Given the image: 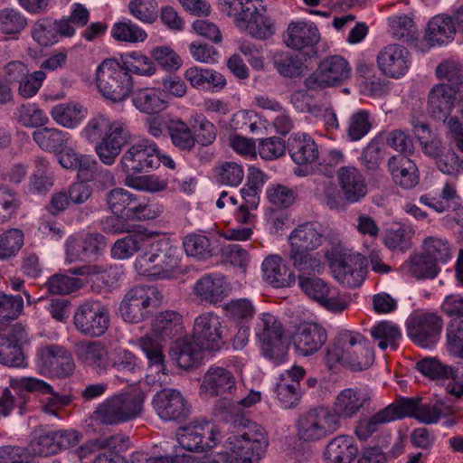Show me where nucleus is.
<instances>
[{
  "instance_id": "29",
  "label": "nucleus",
  "mask_w": 463,
  "mask_h": 463,
  "mask_svg": "<svg viewBox=\"0 0 463 463\" xmlns=\"http://www.w3.org/2000/svg\"><path fill=\"white\" fill-rule=\"evenodd\" d=\"M370 401L367 392L358 388H347L337 394L333 405L342 419L348 420L356 416Z\"/></svg>"
},
{
  "instance_id": "34",
  "label": "nucleus",
  "mask_w": 463,
  "mask_h": 463,
  "mask_svg": "<svg viewBox=\"0 0 463 463\" xmlns=\"http://www.w3.org/2000/svg\"><path fill=\"white\" fill-rule=\"evenodd\" d=\"M44 366L48 367L58 377L70 376L75 368L71 354L63 347L52 345L42 350Z\"/></svg>"
},
{
  "instance_id": "38",
  "label": "nucleus",
  "mask_w": 463,
  "mask_h": 463,
  "mask_svg": "<svg viewBox=\"0 0 463 463\" xmlns=\"http://www.w3.org/2000/svg\"><path fill=\"white\" fill-rule=\"evenodd\" d=\"M79 359L99 374L107 371L109 364V352L100 341L89 342L77 348Z\"/></svg>"
},
{
  "instance_id": "55",
  "label": "nucleus",
  "mask_w": 463,
  "mask_h": 463,
  "mask_svg": "<svg viewBox=\"0 0 463 463\" xmlns=\"http://www.w3.org/2000/svg\"><path fill=\"white\" fill-rule=\"evenodd\" d=\"M383 134L380 133L362 151L359 160L369 173H376L380 169L383 160Z\"/></svg>"
},
{
  "instance_id": "13",
  "label": "nucleus",
  "mask_w": 463,
  "mask_h": 463,
  "mask_svg": "<svg viewBox=\"0 0 463 463\" xmlns=\"http://www.w3.org/2000/svg\"><path fill=\"white\" fill-rule=\"evenodd\" d=\"M158 146L150 139H141L130 146L120 158L124 174H145L159 166Z\"/></svg>"
},
{
  "instance_id": "22",
  "label": "nucleus",
  "mask_w": 463,
  "mask_h": 463,
  "mask_svg": "<svg viewBox=\"0 0 463 463\" xmlns=\"http://www.w3.org/2000/svg\"><path fill=\"white\" fill-rule=\"evenodd\" d=\"M337 184L347 203L361 202L368 193L366 180L362 172L353 165H344L336 171Z\"/></svg>"
},
{
  "instance_id": "17",
  "label": "nucleus",
  "mask_w": 463,
  "mask_h": 463,
  "mask_svg": "<svg viewBox=\"0 0 463 463\" xmlns=\"http://www.w3.org/2000/svg\"><path fill=\"white\" fill-rule=\"evenodd\" d=\"M192 336L204 349L213 352L221 350L226 343L225 328L222 326L221 318L212 312L195 318Z\"/></svg>"
},
{
  "instance_id": "59",
  "label": "nucleus",
  "mask_w": 463,
  "mask_h": 463,
  "mask_svg": "<svg viewBox=\"0 0 463 463\" xmlns=\"http://www.w3.org/2000/svg\"><path fill=\"white\" fill-rule=\"evenodd\" d=\"M405 266L410 275L418 279H434L439 271L438 266L424 253L411 257Z\"/></svg>"
},
{
  "instance_id": "63",
  "label": "nucleus",
  "mask_w": 463,
  "mask_h": 463,
  "mask_svg": "<svg viewBox=\"0 0 463 463\" xmlns=\"http://www.w3.org/2000/svg\"><path fill=\"white\" fill-rule=\"evenodd\" d=\"M121 66L128 74L132 72L141 76H151L156 72L152 60L138 52L128 53Z\"/></svg>"
},
{
  "instance_id": "57",
  "label": "nucleus",
  "mask_w": 463,
  "mask_h": 463,
  "mask_svg": "<svg viewBox=\"0 0 463 463\" xmlns=\"http://www.w3.org/2000/svg\"><path fill=\"white\" fill-rule=\"evenodd\" d=\"M436 76L440 80H446L442 82L445 86L450 88L454 92L458 93L463 88V75L459 64L453 61H446L439 64L436 68Z\"/></svg>"
},
{
  "instance_id": "23",
  "label": "nucleus",
  "mask_w": 463,
  "mask_h": 463,
  "mask_svg": "<svg viewBox=\"0 0 463 463\" xmlns=\"http://www.w3.org/2000/svg\"><path fill=\"white\" fill-rule=\"evenodd\" d=\"M320 41V33L314 23L311 22H291L284 33V43L291 49L302 51L310 49L312 55L317 54L314 47Z\"/></svg>"
},
{
  "instance_id": "10",
  "label": "nucleus",
  "mask_w": 463,
  "mask_h": 463,
  "mask_svg": "<svg viewBox=\"0 0 463 463\" xmlns=\"http://www.w3.org/2000/svg\"><path fill=\"white\" fill-rule=\"evenodd\" d=\"M158 291L153 287L134 286L127 291L120 302L118 311L122 319L129 324H137L152 315L150 307L157 306Z\"/></svg>"
},
{
  "instance_id": "3",
  "label": "nucleus",
  "mask_w": 463,
  "mask_h": 463,
  "mask_svg": "<svg viewBox=\"0 0 463 463\" xmlns=\"http://www.w3.org/2000/svg\"><path fill=\"white\" fill-rule=\"evenodd\" d=\"M145 393L133 389L116 393L99 403L91 419L101 425H118L138 417L143 411Z\"/></svg>"
},
{
  "instance_id": "58",
  "label": "nucleus",
  "mask_w": 463,
  "mask_h": 463,
  "mask_svg": "<svg viewBox=\"0 0 463 463\" xmlns=\"http://www.w3.org/2000/svg\"><path fill=\"white\" fill-rule=\"evenodd\" d=\"M27 26V19L20 11L14 8L0 10V33L17 35Z\"/></svg>"
},
{
  "instance_id": "52",
  "label": "nucleus",
  "mask_w": 463,
  "mask_h": 463,
  "mask_svg": "<svg viewBox=\"0 0 463 463\" xmlns=\"http://www.w3.org/2000/svg\"><path fill=\"white\" fill-rule=\"evenodd\" d=\"M24 243V234L17 228L8 229L0 234V260L14 258Z\"/></svg>"
},
{
  "instance_id": "16",
  "label": "nucleus",
  "mask_w": 463,
  "mask_h": 463,
  "mask_svg": "<svg viewBox=\"0 0 463 463\" xmlns=\"http://www.w3.org/2000/svg\"><path fill=\"white\" fill-rule=\"evenodd\" d=\"M442 325L441 317L436 313H417L411 315L406 322L407 334L413 343L429 348L439 341Z\"/></svg>"
},
{
  "instance_id": "51",
  "label": "nucleus",
  "mask_w": 463,
  "mask_h": 463,
  "mask_svg": "<svg viewBox=\"0 0 463 463\" xmlns=\"http://www.w3.org/2000/svg\"><path fill=\"white\" fill-rule=\"evenodd\" d=\"M183 247L187 256L198 260H207L213 255L210 239L203 234L186 235L183 240Z\"/></svg>"
},
{
  "instance_id": "31",
  "label": "nucleus",
  "mask_w": 463,
  "mask_h": 463,
  "mask_svg": "<svg viewBox=\"0 0 463 463\" xmlns=\"http://www.w3.org/2000/svg\"><path fill=\"white\" fill-rule=\"evenodd\" d=\"M203 349L193 337L178 339L170 349L169 356L178 367L189 370L200 364Z\"/></svg>"
},
{
  "instance_id": "32",
  "label": "nucleus",
  "mask_w": 463,
  "mask_h": 463,
  "mask_svg": "<svg viewBox=\"0 0 463 463\" xmlns=\"http://www.w3.org/2000/svg\"><path fill=\"white\" fill-rule=\"evenodd\" d=\"M323 231L317 222H306L296 227L288 237L290 248L313 251L323 241Z\"/></svg>"
},
{
  "instance_id": "43",
  "label": "nucleus",
  "mask_w": 463,
  "mask_h": 463,
  "mask_svg": "<svg viewBox=\"0 0 463 463\" xmlns=\"http://www.w3.org/2000/svg\"><path fill=\"white\" fill-rule=\"evenodd\" d=\"M161 341L156 335L146 334L138 339V346L145 354L149 368L157 373L166 374L165 356Z\"/></svg>"
},
{
  "instance_id": "36",
  "label": "nucleus",
  "mask_w": 463,
  "mask_h": 463,
  "mask_svg": "<svg viewBox=\"0 0 463 463\" xmlns=\"http://www.w3.org/2000/svg\"><path fill=\"white\" fill-rule=\"evenodd\" d=\"M420 203L433 209L437 213L455 212L461 206L460 198L455 186L446 183L439 194H422Z\"/></svg>"
},
{
  "instance_id": "47",
  "label": "nucleus",
  "mask_w": 463,
  "mask_h": 463,
  "mask_svg": "<svg viewBox=\"0 0 463 463\" xmlns=\"http://www.w3.org/2000/svg\"><path fill=\"white\" fill-rule=\"evenodd\" d=\"M311 252L292 248L289 250L288 261L298 272V280L302 279V277L319 274L323 269L320 260Z\"/></svg>"
},
{
  "instance_id": "24",
  "label": "nucleus",
  "mask_w": 463,
  "mask_h": 463,
  "mask_svg": "<svg viewBox=\"0 0 463 463\" xmlns=\"http://www.w3.org/2000/svg\"><path fill=\"white\" fill-rule=\"evenodd\" d=\"M377 63L385 75L400 78L405 74L410 66V52L401 44H389L377 55Z\"/></svg>"
},
{
  "instance_id": "39",
  "label": "nucleus",
  "mask_w": 463,
  "mask_h": 463,
  "mask_svg": "<svg viewBox=\"0 0 463 463\" xmlns=\"http://www.w3.org/2000/svg\"><path fill=\"white\" fill-rule=\"evenodd\" d=\"M357 451L351 436L339 435L328 442L324 453L325 460L327 463H351Z\"/></svg>"
},
{
  "instance_id": "42",
  "label": "nucleus",
  "mask_w": 463,
  "mask_h": 463,
  "mask_svg": "<svg viewBox=\"0 0 463 463\" xmlns=\"http://www.w3.org/2000/svg\"><path fill=\"white\" fill-rule=\"evenodd\" d=\"M58 154L59 163L63 168L77 170L86 180L93 179L98 165L96 160L67 146Z\"/></svg>"
},
{
  "instance_id": "33",
  "label": "nucleus",
  "mask_w": 463,
  "mask_h": 463,
  "mask_svg": "<svg viewBox=\"0 0 463 463\" xmlns=\"http://www.w3.org/2000/svg\"><path fill=\"white\" fill-rule=\"evenodd\" d=\"M432 158L437 168L445 175H456L463 166V160L450 146H446L440 140L426 147L424 153Z\"/></svg>"
},
{
  "instance_id": "61",
  "label": "nucleus",
  "mask_w": 463,
  "mask_h": 463,
  "mask_svg": "<svg viewBox=\"0 0 463 463\" xmlns=\"http://www.w3.org/2000/svg\"><path fill=\"white\" fill-rule=\"evenodd\" d=\"M193 134L200 145L207 146L216 139L217 129L203 115H195L191 118Z\"/></svg>"
},
{
  "instance_id": "15",
  "label": "nucleus",
  "mask_w": 463,
  "mask_h": 463,
  "mask_svg": "<svg viewBox=\"0 0 463 463\" xmlns=\"http://www.w3.org/2000/svg\"><path fill=\"white\" fill-rule=\"evenodd\" d=\"M350 76V67L346 60L333 55L323 60L317 69L305 80L308 90H316L338 85Z\"/></svg>"
},
{
  "instance_id": "25",
  "label": "nucleus",
  "mask_w": 463,
  "mask_h": 463,
  "mask_svg": "<svg viewBox=\"0 0 463 463\" xmlns=\"http://www.w3.org/2000/svg\"><path fill=\"white\" fill-rule=\"evenodd\" d=\"M360 255L356 257H339L331 263L335 279L343 286L350 288H358L363 283L366 269Z\"/></svg>"
},
{
  "instance_id": "62",
  "label": "nucleus",
  "mask_w": 463,
  "mask_h": 463,
  "mask_svg": "<svg viewBox=\"0 0 463 463\" xmlns=\"http://www.w3.org/2000/svg\"><path fill=\"white\" fill-rule=\"evenodd\" d=\"M147 241L138 238L136 235H128L115 241L111 249V256L118 260L130 258L136 252L143 251Z\"/></svg>"
},
{
  "instance_id": "1",
  "label": "nucleus",
  "mask_w": 463,
  "mask_h": 463,
  "mask_svg": "<svg viewBox=\"0 0 463 463\" xmlns=\"http://www.w3.org/2000/svg\"><path fill=\"white\" fill-rule=\"evenodd\" d=\"M228 449L219 453L218 463H257L269 446L268 434L260 424L235 415L231 417Z\"/></svg>"
},
{
  "instance_id": "64",
  "label": "nucleus",
  "mask_w": 463,
  "mask_h": 463,
  "mask_svg": "<svg viewBox=\"0 0 463 463\" xmlns=\"http://www.w3.org/2000/svg\"><path fill=\"white\" fill-rule=\"evenodd\" d=\"M217 183L236 187L244 178V171L241 165L235 162H224L214 168Z\"/></svg>"
},
{
  "instance_id": "49",
  "label": "nucleus",
  "mask_w": 463,
  "mask_h": 463,
  "mask_svg": "<svg viewBox=\"0 0 463 463\" xmlns=\"http://www.w3.org/2000/svg\"><path fill=\"white\" fill-rule=\"evenodd\" d=\"M173 145L181 151H191L196 143L192 128L184 121L171 120L166 127Z\"/></svg>"
},
{
  "instance_id": "45",
  "label": "nucleus",
  "mask_w": 463,
  "mask_h": 463,
  "mask_svg": "<svg viewBox=\"0 0 463 463\" xmlns=\"http://www.w3.org/2000/svg\"><path fill=\"white\" fill-rule=\"evenodd\" d=\"M69 134L58 128H42L33 132V139L45 152L59 153L66 148Z\"/></svg>"
},
{
  "instance_id": "18",
  "label": "nucleus",
  "mask_w": 463,
  "mask_h": 463,
  "mask_svg": "<svg viewBox=\"0 0 463 463\" xmlns=\"http://www.w3.org/2000/svg\"><path fill=\"white\" fill-rule=\"evenodd\" d=\"M28 335L21 324H16L6 334L0 335V364L9 367L24 368L27 366L23 352L28 344Z\"/></svg>"
},
{
  "instance_id": "28",
  "label": "nucleus",
  "mask_w": 463,
  "mask_h": 463,
  "mask_svg": "<svg viewBox=\"0 0 463 463\" xmlns=\"http://www.w3.org/2000/svg\"><path fill=\"white\" fill-rule=\"evenodd\" d=\"M457 93L444 84L434 85L428 95L427 110L437 121L446 122L450 116Z\"/></svg>"
},
{
  "instance_id": "21",
  "label": "nucleus",
  "mask_w": 463,
  "mask_h": 463,
  "mask_svg": "<svg viewBox=\"0 0 463 463\" xmlns=\"http://www.w3.org/2000/svg\"><path fill=\"white\" fill-rule=\"evenodd\" d=\"M130 133L124 123L112 122L109 131L105 133L99 142H97L95 146L99 160L107 165H113L122 147L128 143Z\"/></svg>"
},
{
  "instance_id": "12",
  "label": "nucleus",
  "mask_w": 463,
  "mask_h": 463,
  "mask_svg": "<svg viewBox=\"0 0 463 463\" xmlns=\"http://www.w3.org/2000/svg\"><path fill=\"white\" fill-rule=\"evenodd\" d=\"M176 439L187 451L203 452L212 449L220 440V430L212 422L194 420L178 428Z\"/></svg>"
},
{
  "instance_id": "11",
  "label": "nucleus",
  "mask_w": 463,
  "mask_h": 463,
  "mask_svg": "<svg viewBox=\"0 0 463 463\" xmlns=\"http://www.w3.org/2000/svg\"><path fill=\"white\" fill-rule=\"evenodd\" d=\"M76 330L90 338L100 337L110 325L109 307L99 301H87L80 305L73 315Z\"/></svg>"
},
{
  "instance_id": "35",
  "label": "nucleus",
  "mask_w": 463,
  "mask_h": 463,
  "mask_svg": "<svg viewBox=\"0 0 463 463\" xmlns=\"http://www.w3.org/2000/svg\"><path fill=\"white\" fill-rule=\"evenodd\" d=\"M287 149L297 165H307L318 158V147L307 134H293L288 139Z\"/></svg>"
},
{
  "instance_id": "46",
  "label": "nucleus",
  "mask_w": 463,
  "mask_h": 463,
  "mask_svg": "<svg viewBox=\"0 0 463 463\" xmlns=\"http://www.w3.org/2000/svg\"><path fill=\"white\" fill-rule=\"evenodd\" d=\"M182 316L175 311L161 312L153 323V333L159 339L175 338L183 334Z\"/></svg>"
},
{
  "instance_id": "8",
  "label": "nucleus",
  "mask_w": 463,
  "mask_h": 463,
  "mask_svg": "<svg viewBox=\"0 0 463 463\" xmlns=\"http://www.w3.org/2000/svg\"><path fill=\"white\" fill-rule=\"evenodd\" d=\"M262 355L275 365L283 363L288 355L284 330L279 320L270 313H262L255 327Z\"/></svg>"
},
{
  "instance_id": "14",
  "label": "nucleus",
  "mask_w": 463,
  "mask_h": 463,
  "mask_svg": "<svg viewBox=\"0 0 463 463\" xmlns=\"http://www.w3.org/2000/svg\"><path fill=\"white\" fill-rule=\"evenodd\" d=\"M265 13L266 8L260 1L245 0L239 16L235 19V24L252 38L266 40L275 33V27Z\"/></svg>"
},
{
  "instance_id": "20",
  "label": "nucleus",
  "mask_w": 463,
  "mask_h": 463,
  "mask_svg": "<svg viewBox=\"0 0 463 463\" xmlns=\"http://www.w3.org/2000/svg\"><path fill=\"white\" fill-rule=\"evenodd\" d=\"M154 409L165 421H183L190 415V406L180 392L175 389H164L153 399Z\"/></svg>"
},
{
  "instance_id": "9",
  "label": "nucleus",
  "mask_w": 463,
  "mask_h": 463,
  "mask_svg": "<svg viewBox=\"0 0 463 463\" xmlns=\"http://www.w3.org/2000/svg\"><path fill=\"white\" fill-rule=\"evenodd\" d=\"M52 391L50 384L35 377H11L9 388H5L0 396V413L7 417L14 408L18 407L20 414H23L31 393H49Z\"/></svg>"
},
{
  "instance_id": "50",
  "label": "nucleus",
  "mask_w": 463,
  "mask_h": 463,
  "mask_svg": "<svg viewBox=\"0 0 463 463\" xmlns=\"http://www.w3.org/2000/svg\"><path fill=\"white\" fill-rule=\"evenodd\" d=\"M124 441L125 439L120 435L97 439L95 445L99 449H109V450L97 455L92 463H128V461L116 451L118 447V449H122Z\"/></svg>"
},
{
  "instance_id": "2",
  "label": "nucleus",
  "mask_w": 463,
  "mask_h": 463,
  "mask_svg": "<svg viewBox=\"0 0 463 463\" xmlns=\"http://www.w3.org/2000/svg\"><path fill=\"white\" fill-rule=\"evenodd\" d=\"M326 358L330 367L341 364L354 372H359L373 364L374 351L362 334L342 330L327 349Z\"/></svg>"
},
{
  "instance_id": "41",
  "label": "nucleus",
  "mask_w": 463,
  "mask_h": 463,
  "mask_svg": "<svg viewBox=\"0 0 463 463\" xmlns=\"http://www.w3.org/2000/svg\"><path fill=\"white\" fill-rule=\"evenodd\" d=\"M262 271L266 281L275 288L290 287L296 282V276L288 271L279 256H270L262 262Z\"/></svg>"
},
{
  "instance_id": "56",
  "label": "nucleus",
  "mask_w": 463,
  "mask_h": 463,
  "mask_svg": "<svg viewBox=\"0 0 463 463\" xmlns=\"http://www.w3.org/2000/svg\"><path fill=\"white\" fill-rule=\"evenodd\" d=\"M373 122L369 111L358 109L348 118L346 136L350 141H359L371 130Z\"/></svg>"
},
{
  "instance_id": "54",
  "label": "nucleus",
  "mask_w": 463,
  "mask_h": 463,
  "mask_svg": "<svg viewBox=\"0 0 463 463\" xmlns=\"http://www.w3.org/2000/svg\"><path fill=\"white\" fill-rule=\"evenodd\" d=\"M414 235V230L411 226L399 224L386 230L383 237V242L390 250H399L405 251L411 246V239Z\"/></svg>"
},
{
  "instance_id": "44",
  "label": "nucleus",
  "mask_w": 463,
  "mask_h": 463,
  "mask_svg": "<svg viewBox=\"0 0 463 463\" xmlns=\"http://www.w3.org/2000/svg\"><path fill=\"white\" fill-rule=\"evenodd\" d=\"M321 411L311 410L302 414L298 421V434L305 441H316L327 437Z\"/></svg>"
},
{
  "instance_id": "40",
  "label": "nucleus",
  "mask_w": 463,
  "mask_h": 463,
  "mask_svg": "<svg viewBox=\"0 0 463 463\" xmlns=\"http://www.w3.org/2000/svg\"><path fill=\"white\" fill-rule=\"evenodd\" d=\"M194 292L202 301L210 304L221 302L226 296L224 277L217 274L204 275L196 281Z\"/></svg>"
},
{
  "instance_id": "19",
  "label": "nucleus",
  "mask_w": 463,
  "mask_h": 463,
  "mask_svg": "<svg viewBox=\"0 0 463 463\" xmlns=\"http://www.w3.org/2000/svg\"><path fill=\"white\" fill-rule=\"evenodd\" d=\"M80 433L76 430H52L38 436L30 443L33 455L48 457L62 449L74 447L80 442Z\"/></svg>"
},
{
  "instance_id": "27",
  "label": "nucleus",
  "mask_w": 463,
  "mask_h": 463,
  "mask_svg": "<svg viewBox=\"0 0 463 463\" xmlns=\"http://www.w3.org/2000/svg\"><path fill=\"white\" fill-rule=\"evenodd\" d=\"M202 388L210 396H222V400L228 401L236 389L235 378L228 369L212 366L203 376Z\"/></svg>"
},
{
  "instance_id": "6",
  "label": "nucleus",
  "mask_w": 463,
  "mask_h": 463,
  "mask_svg": "<svg viewBox=\"0 0 463 463\" xmlns=\"http://www.w3.org/2000/svg\"><path fill=\"white\" fill-rule=\"evenodd\" d=\"M96 82L102 96L113 102L124 100L133 87L131 76L115 59H105L97 67Z\"/></svg>"
},
{
  "instance_id": "53",
  "label": "nucleus",
  "mask_w": 463,
  "mask_h": 463,
  "mask_svg": "<svg viewBox=\"0 0 463 463\" xmlns=\"http://www.w3.org/2000/svg\"><path fill=\"white\" fill-rule=\"evenodd\" d=\"M371 335L378 341V346L385 350L388 346L395 348L398 340L402 337L400 328L391 321H381L371 329Z\"/></svg>"
},
{
  "instance_id": "48",
  "label": "nucleus",
  "mask_w": 463,
  "mask_h": 463,
  "mask_svg": "<svg viewBox=\"0 0 463 463\" xmlns=\"http://www.w3.org/2000/svg\"><path fill=\"white\" fill-rule=\"evenodd\" d=\"M134 106L141 112L155 114L165 109V101L161 99L160 91L155 88L138 89L133 92Z\"/></svg>"
},
{
  "instance_id": "4",
  "label": "nucleus",
  "mask_w": 463,
  "mask_h": 463,
  "mask_svg": "<svg viewBox=\"0 0 463 463\" xmlns=\"http://www.w3.org/2000/svg\"><path fill=\"white\" fill-rule=\"evenodd\" d=\"M178 265L179 259L175 250L162 240L152 242L147 241L134 263L139 275L154 279L170 278Z\"/></svg>"
},
{
  "instance_id": "26",
  "label": "nucleus",
  "mask_w": 463,
  "mask_h": 463,
  "mask_svg": "<svg viewBox=\"0 0 463 463\" xmlns=\"http://www.w3.org/2000/svg\"><path fill=\"white\" fill-rule=\"evenodd\" d=\"M326 341V330L317 323L299 325L292 335V343L296 351L304 356L318 351Z\"/></svg>"
},
{
  "instance_id": "60",
  "label": "nucleus",
  "mask_w": 463,
  "mask_h": 463,
  "mask_svg": "<svg viewBox=\"0 0 463 463\" xmlns=\"http://www.w3.org/2000/svg\"><path fill=\"white\" fill-rule=\"evenodd\" d=\"M22 204L19 194L7 185L0 184V223L14 216Z\"/></svg>"
},
{
  "instance_id": "30",
  "label": "nucleus",
  "mask_w": 463,
  "mask_h": 463,
  "mask_svg": "<svg viewBox=\"0 0 463 463\" xmlns=\"http://www.w3.org/2000/svg\"><path fill=\"white\" fill-rule=\"evenodd\" d=\"M393 182L403 189H411L419 183L418 168L408 156L394 155L387 163Z\"/></svg>"
},
{
  "instance_id": "7",
  "label": "nucleus",
  "mask_w": 463,
  "mask_h": 463,
  "mask_svg": "<svg viewBox=\"0 0 463 463\" xmlns=\"http://www.w3.org/2000/svg\"><path fill=\"white\" fill-rule=\"evenodd\" d=\"M420 397H402L368 419L358 420L354 433L360 440H366L383 424L406 417L415 419Z\"/></svg>"
},
{
  "instance_id": "5",
  "label": "nucleus",
  "mask_w": 463,
  "mask_h": 463,
  "mask_svg": "<svg viewBox=\"0 0 463 463\" xmlns=\"http://www.w3.org/2000/svg\"><path fill=\"white\" fill-rule=\"evenodd\" d=\"M106 204L113 214L125 220H153L160 213L156 205L124 188H114L107 193Z\"/></svg>"
},
{
  "instance_id": "37",
  "label": "nucleus",
  "mask_w": 463,
  "mask_h": 463,
  "mask_svg": "<svg viewBox=\"0 0 463 463\" xmlns=\"http://www.w3.org/2000/svg\"><path fill=\"white\" fill-rule=\"evenodd\" d=\"M457 31L454 14L451 16L439 14L428 23L424 38L430 44H443L453 39Z\"/></svg>"
}]
</instances>
